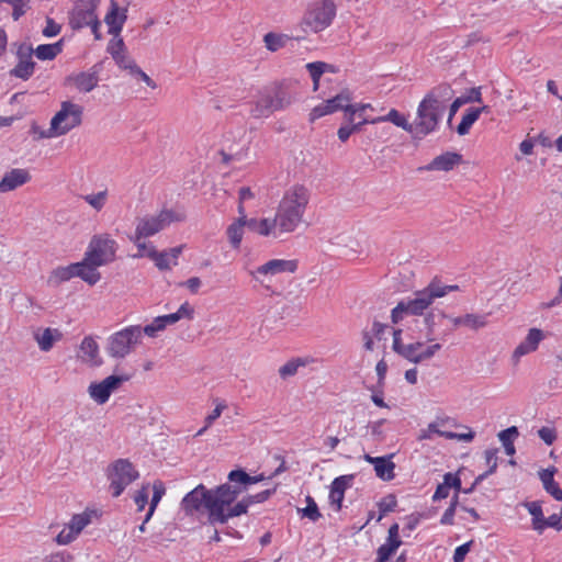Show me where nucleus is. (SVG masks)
<instances>
[{"label": "nucleus", "mask_w": 562, "mask_h": 562, "mask_svg": "<svg viewBox=\"0 0 562 562\" xmlns=\"http://www.w3.org/2000/svg\"><path fill=\"white\" fill-rule=\"evenodd\" d=\"M227 479V483L211 490H207L203 484H199L182 498V510L187 515H193L205 509L212 525L225 524L228 521L227 506H231L250 485L263 480V476H251L244 470L237 469L231 471Z\"/></svg>", "instance_id": "f257e3e1"}, {"label": "nucleus", "mask_w": 562, "mask_h": 562, "mask_svg": "<svg viewBox=\"0 0 562 562\" xmlns=\"http://www.w3.org/2000/svg\"><path fill=\"white\" fill-rule=\"evenodd\" d=\"M457 284H443L437 278L431 280L430 283L423 290L416 291L414 297L403 300L392 310L391 319L394 324L401 322L405 315L424 316L423 323L426 327L425 338L427 341H434L435 328L438 318H443L446 315L441 312L436 313L429 311L425 313L435 302L436 299L446 296L452 291H458Z\"/></svg>", "instance_id": "f03ea898"}, {"label": "nucleus", "mask_w": 562, "mask_h": 562, "mask_svg": "<svg viewBox=\"0 0 562 562\" xmlns=\"http://www.w3.org/2000/svg\"><path fill=\"white\" fill-rule=\"evenodd\" d=\"M454 91L449 83L434 87L420 101L414 122L415 139H422L437 130L438 123L452 100Z\"/></svg>", "instance_id": "7ed1b4c3"}, {"label": "nucleus", "mask_w": 562, "mask_h": 562, "mask_svg": "<svg viewBox=\"0 0 562 562\" xmlns=\"http://www.w3.org/2000/svg\"><path fill=\"white\" fill-rule=\"evenodd\" d=\"M337 7L333 0L313 2L305 11L300 27L305 33H319L329 27L336 16Z\"/></svg>", "instance_id": "20e7f679"}, {"label": "nucleus", "mask_w": 562, "mask_h": 562, "mask_svg": "<svg viewBox=\"0 0 562 562\" xmlns=\"http://www.w3.org/2000/svg\"><path fill=\"white\" fill-rule=\"evenodd\" d=\"M183 220L184 214L182 212L171 209H162L157 214H147L137 218L135 236L132 240L137 241L154 236L169 227L172 223L182 222Z\"/></svg>", "instance_id": "39448f33"}, {"label": "nucleus", "mask_w": 562, "mask_h": 562, "mask_svg": "<svg viewBox=\"0 0 562 562\" xmlns=\"http://www.w3.org/2000/svg\"><path fill=\"white\" fill-rule=\"evenodd\" d=\"M83 108L71 101H63L60 110L50 120L49 128L42 134L50 138L67 134L82 122Z\"/></svg>", "instance_id": "423d86ee"}, {"label": "nucleus", "mask_w": 562, "mask_h": 562, "mask_svg": "<svg viewBox=\"0 0 562 562\" xmlns=\"http://www.w3.org/2000/svg\"><path fill=\"white\" fill-rule=\"evenodd\" d=\"M142 341V327L128 326L108 338L105 347L106 353L114 359H124L127 357Z\"/></svg>", "instance_id": "0eeeda50"}, {"label": "nucleus", "mask_w": 562, "mask_h": 562, "mask_svg": "<svg viewBox=\"0 0 562 562\" xmlns=\"http://www.w3.org/2000/svg\"><path fill=\"white\" fill-rule=\"evenodd\" d=\"M351 95L348 90H342L340 93L331 99L326 100L319 105L315 106L310 113V120L315 121L324 115L331 114L339 110L348 113L347 121L352 123L355 121V114L362 110L371 108L370 104H350Z\"/></svg>", "instance_id": "6e6552de"}, {"label": "nucleus", "mask_w": 562, "mask_h": 562, "mask_svg": "<svg viewBox=\"0 0 562 562\" xmlns=\"http://www.w3.org/2000/svg\"><path fill=\"white\" fill-rule=\"evenodd\" d=\"M98 5V0H78L69 16L71 29L80 30L85 26H90L94 37L99 40L101 37L99 33L101 22L95 13Z\"/></svg>", "instance_id": "1a4fd4ad"}, {"label": "nucleus", "mask_w": 562, "mask_h": 562, "mask_svg": "<svg viewBox=\"0 0 562 562\" xmlns=\"http://www.w3.org/2000/svg\"><path fill=\"white\" fill-rule=\"evenodd\" d=\"M292 103L291 95L281 87H276L272 92L262 93L255 105L251 108L250 113L254 117H268L274 111H280L288 108Z\"/></svg>", "instance_id": "9d476101"}, {"label": "nucleus", "mask_w": 562, "mask_h": 562, "mask_svg": "<svg viewBox=\"0 0 562 562\" xmlns=\"http://www.w3.org/2000/svg\"><path fill=\"white\" fill-rule=\"evenodd\" d=\"M117 244L109 235H95L90 240L86 252V260L94 266H104L115 259Z\"/></svg>", "instance_id": "9b49d317"}, {"label": "nucleus", "mask_w": 562, "mask_h": 562, "mask_svg": "<svg viewBox=\"0 0 562 562\" xmlns=\"http://www.w3.org/2000/svg\"><path fill=\"white\" fill-rule=\"evenodd\" d=\"M297 269L296 260L271 259L250 271L255 281L259 282L267 290H270V283L273 278L282 273H294Z\"/></svg>", "instance_id": "f8f14e48"}, {"label": "nucleus", "mask_w": 562, "mask_h": 562, "mask_svg": "<svg viewBox=\"0 0 562 562\" xmlns=\"http://www.w3.org/2000/svg\"><path fill=\"white\" fill-rule=\"evenodd\" d=\"M139 476L138 471L127 459H119L112 463L109 479L112 495L119 497L123 491Z\"/></svg>", "instance_id": "ddd939ff"}, {"label": "nucleus", "mask_w": 562, "mask_h": 562, "mask_svg": "<svg viewBox=\"0 0 562 562\" xmlns=\"http://www.w3.org/2000/svg\"><path fill=\"white\" fill-rule=\"evenodd\" d=\"M95 516L94 510H85L81 514H76L71 517L70 521L57 535L56 542L61 546L71 543L80 532L91 524L92 517Z\"/></svg>", "instance_id": "4468645a"}, {"label": "nucleus", "mask_w": 562, "mask_h": 562, "mask_svg": "<svg viewBox=\"0 0 562 562\" xmlns=\"http://www.w3.org/2000/svg\"><path fill=\"white\" fill-rule=\"evenodd\" d=\"M128 378L124 375H110L101 382H93L88 387L90 397L102 405L108 402L112 392L117 390Z\"/></svg>", "instance_id": "2eb2a0df"}, {"label": "nucleus", "mask_w": 562, "mask_h": 562, "mask_svg": "<svg viewBox=\"0 0 562 562\" xmlns=\"http://www.w3.org/2000/svg\"><path fill=\"white\" fill-rule=\"evenodd\" d=\"M308 201V189L302 184H294L285 191L283 198L280 201V204L304 216Z\"/></svg>", "instance_id": "dca6fc26"}, {"label": "nucleus", "mask_w": 562, "mask_h": 562, "mask_svg": "<svg viewBox=\"0 0 562 562\" xmlns=\"http://www.w3.org/2000/svg\"><path fill=\"white\" fill-rule=\"evenodd\" d=\"M33 48L27 44H20L16 49L18 64L10 70L15 78L27 80L34 74L35 63L32 59Z\"/></svg>", "instance_id": "f3484780"}, {"label": "nucleus", "mask_w": 562, "mask_h": 562, "mask_svg": "<svg viewBox=\"0 0 562 562\" xmlns=\"http://www.w3.org/2000/svg\"><path fill=\"white\" fill-rule=\"evenodd\" d=\"M274 222L280 235L293 233L303 221V216L279 203Z\"/></svg>", "instance_id": "a211bd4d"}, {"label": "nucleus", "mask_w": 562, "mask_h": 562, "mask_svg": "<svg viewBox=\"0 0 562 562\" xmlns=\"http://www.w3.org/2000/svg\"><path fill=\"white\" fill-rule=\"evenodd\" d=\"M181 251V246L164 251H158L154 246H151L147 252V257L155 262L159 270H169L172 266H177Z\"/></svg>", "instance_id": "6ab92c4d"}, {"label": "nucleus", "mask_w": 562, "mask_h": 562, "mask_svg": "<svg viewBox=\"0 0 562 562\" xmlns=\"http://www.w3.org/2000/svg\"><path fill=\"white\" fill-rule=\"evenodd\" d=\"M274 490H265L255 495H247L235 505L227 506V520L233 517H238L247 513V509L252 504H258L267 501Z\"/></svg>", "instance_id": "aec40b11"}, {"label": "nucleus", "mask_w": 562, "mask_h": 562, "mask_svg": "<svg viewBox=\"0 0 562 562\" xmlns=\"http://www.w3.org/2000/svg\"><path fill=\"white\" fill-rule=\"evenodd\" d=\"M31 180V175L26 169L14 168L5 172L0 181V193L13 191Z\"/></svg>", "instance_id": "412c9836"}, {"label": "nucleus", "mask_w": 562, "mask_h": 562, "mask_svg": "<svg viewBox=\"0 0 562 562\" xmlns=\"http://www.w3.org/2000/svg\"><path fill=\"white\" fill-rule=\"evenodd\" d=\"M66 82L75 86L78 91L88 93L92 91L99 83L98 71H82L79 74L70 75L66 78Z\"/></svg>", "instance_id": "4be33fe9"}, {"label": "nucleus", "mask_w": 562, "mask_h": 562, "mask_svg": "<svg viewBox=\"0 0 562 562\" xmlns=\"http://www.w3.org/2000/svg\"><path fill=\"white\" fill-rule=\"evenodd\" d=\"M544 338V334L541 329L531 328L528 331L527 337L521 341L513 352V359L518 361L520 357L535 351L538 348L540 341Z\"/></svg>", "instance_id": "5701e85b"}, {"label": "nucleus", "mask_w": 562, "mask_h": 562, "mask_svg": "<svg viewBox=\"0 0 562 562\" xmlns=\"http://www.w3.org/2000/svg\"><path fill=\"white\" fill-rule=\"evenodd\" d=\"M33 338L37 342L38 348L47 352L55 342L61 340L63 333L57 328H37L33 333Z\"/></svg>", "instance_id": "b1692460"}, {"label": "nucleus", "mask_w": 562, "mask_h": 562, "mask_svg": "<svg viewBox=\"0 0 562 562\" xmlns=\"http://www.w3.org/2000/svg\"><path fill=\"white\" fill-rule=\"evenodd\" d=\"M120 8L114 0H111L110 11L104 18V22L109 26V33L115 37L122 32L123 25L127 19L126 10L124 9L121 13Z\"/></svg>", "instance_id": "393cba45"}, {"label": "nucleus", "mask_w": 562, "mask_h": 562, "mask_svg": "<svg viewBox=\"0 0 562 562\" xmlns=\"http://www.w3.org/2000/svg\"><path fill=\"white\" fill-rule=\"evenodd\" d=\"M462 161V156L458 153L447 151L442 155L435 157L431 162L425 168L426 170H442L449 171Z\"/></svg>", "instance_id": "a878e982"}, {"label": "nucleus", "mask_w": 562, "mask_h": 562, "mask_svg": "<svg viewBox=\"0 0 562 562\" xmlns=\"http://www.w3.org/2000/svg\"><path fill=\"white\" fill-rule=\"evenodd\" d=\"M98 267L99 266H94L86 260V257L81 262L72 263L75 277L81 278L90 285L95 284L101 278L100 273L97 271Z\"/></svg>", "instance_id": "bb28decb"}, {"label": "nucleus", "mask_w": 562, "mask_h": 562, "mask_svg": "<svg viewBox=\"0 0 562 562\" xmlns=\"http://www.w3.org/2000/svg\"><path fill=\"white\" fill-rule=\"evenodd\" d=\"M379 122H392L394 125L402 127L406 132L411 133L413 138H415V128L414 123H409L407 119L402 115L397 110L392 109L386 115L379 116L372 120H369L370 124H375Z\"/></svg>", "instance_id": "cd10ccee"}, {"label": "nucleus", "mask_w": 562, "mask_h": 562, "mask_svg": "<svg viewBox=\"0 0 562 562\" xmlns=\"http://www.w3.org/2000/svg\"><path fill=\"white\" fill-rule=\"evenodd\" d=\"M246 226L259 235L269 236L273 235L274 237L281 236L278 232V227L276 225L274 218H262L255 220L251 218L249 221L246 220Z\"/></svg>", "instance_id": "c85d7f7f"}, {"label": "nucleus", "mask_w": 562, "mask_h": 562, "mask_svg": "<svg viewBox=\"0 0 562 562\" xmlns=\"http://www.w3.org/2000/svg\"><path fill=\"white\" fill-rule=\"evenodd\" d=\"M555 471V468L544 469L539 473V476L546 492L549 493L554 499L562 501V490L553 477Z\"/></svg>", "instance_id": "c756f323"}, {"label": "nucleus", "mask_w": 562, "mask_h": 562, "mask_svg": "<svg viewBox=\"0 0 562 562\" xmlns=\"http://www.w3.org/2000/svg\"><path fill=\"white\" fill-rule=\"evenodd\" d=\"M80 358L90 364H100L98 359L99 346L91 337H85L80 345Z\"/></svg>", "instance_id": "7c9ffc66"}, {"label": "nucleus", "mask_w": 562, "mask_h": 562, "mask_svg": "<svg viewBox=\"0 0 562 562\" xmlns=\"http://www.w3.org/2000/svg\"><path fill=\"white\" fill-rule=\"evenodd\" d=\"M393 454H390L387 457H379L376 459V463L374 464V471L379 479L383 481H391L394 479V469L395 463L392 462Z\"/></svg>", "instance_id": "2f4dec72"}, {"label": "nucleus", "mask_w": 562, "mask_h": 562, "mask_svg": "<svg viewBox=\"0 0 562 562\" xmlns=\"http://www.w3.org/2000/svg\"><path fill=\"white\" fill-rule=\"evenodd\" d=\"M64 40H59L54 44H42L33 49V54L41 60H53L63 52Z\"/></svg>", "instance_id": "473e14b6"}, {"label": "nucleus", "mask_w": 562, "mask_h": 562, "mask_svg": "<svg viewBox=\"0 0 562 562\" xmlns=\"http://www.w3.org/2000/svg\"><path fill=\"white\" fill-rule=\"evenodd\" d=\"M241 216L227 228V236L233 248L237 249L240 246L244 233V226L246 225V216L245 214H240Z\"/></svg>", "instance_id": "72a5a7b5"}, {"label": "nucleus", "mask_w": 562, "mask_h": 562, "mask_svg": "<svg viewBox=\"0 0 562 562\" xmlns=\"http://www.w3.org/2000/svg\"><path fill=\"white\" fill-rule=\"evenodd\" d=\"M193 308L189 303H183L176 313H171L168 315H162L161 321L165 324V327L168 325H173L182 318L191 319L193 317Z\"/></svg>", "instance_id": "f704fd0d"}, {"label": "nucleus", "mask_w": 562, "mask_h": 562, "mask_svg": "<svg viewBox=\"0 0 562 562\" xmlns=\"http://www.w3.org/2000/svg\"><path fill=\"white\" fill-rule=\"evenodd\" d=\"M290 40L291 37L286 34H278L273 32H269L263 36L266 48L270 52H277L284 47Z\"/></svg>", "instance_id": "c9c22d12"}, {"label": "nucleus", "mask_w": 562, "mask_h": 562, "mask_svg": "<svg viewBox=\"0 0 562 562\" xmlns=\"http://www.w3.org/2000/svg\"><path fill=\"white\" fill-rule=\"evenodd\" d=\"M75 277L72 263L67 267H58L52 271L48 277V284L58 286L60 283L70 280Z\"/></svg>", "instance_id": "e433bc0d"}, {"label": "nucleus", "mask_w": 562, "mask_h": 562, "mask_svg": "<svg viewBox=\"0 0 562 562\" xmlns=\"http://www.w3.org/2000/svg\"><path fill=\"white\" fill-rule=\"evenodd\" d=\"M525 507L528 509L529 514L532 516V528L539 533L542 532V522L544 519L542 507L540 502H528L525 503Z\"/></svg>", "instance_id": "4c0bfd02"}, {"label": "nucleus", "mask_w": 562, "mask_h": 562, "mask_svg": "<svg viewBox=\"0 0 562 562\" xmlns=\"http://www.w3.org/2000/svg\"><path fill=\"white\" fill-rule=\"evenodd\" d=\"M519 435L518 429L516 426H512L505 430H502L498 434V438L502 441L505 452L508 456H513L515 453V446H514V438H516Z\"/></svg>", "instance_id": "58836bf2"}, {"label": "nucleus", "mask_w": 562, "mask_h": 562, "mask_svg": "<svg viewBox=\"0 0 562 562\" xmlns=\"http://www.w3.org/2000/svg\"><path fill=\"white\" fill-rule=\"evenodd\" d=\"M477 119L479 114L475 108L468 109L465 114L462 116L461 122L457 126V133L461 136L467 135Z\"/></svg>", "instance_id": "ea45409f"}, {"label": "nucleus", "mask_w": 562, "mask_h": 562, "mask_svg": "<svg viewBox=\"0 0 562 562\" xmlns=\"http://www.w3.org/2000/svg\"><path fill=\"white\" fill-rule=\"evenodd\" d=\"M153 490H154V493H153V497H151V501H150V505H149V509L145 516V522H148L149 519L151 518L158 503L160 502L161 497L164 496L166 490H165V486L164 484L160 482V481H156L153 485Z\"/></svg>", "instance_id": "a19ab883"}, {"label": "nucleus", "mask_w": 562, "mask_h": 562, "mask_svg": "<svg viewBox=\"0 0 562 562\" xmlns=\"http://www.w3.org/2000/svg\"><path fill=\"white\" fill-rule=\"evenodd\" d=\"M306 69L313 80V90L317 91L319 88V80L322 75L325 74V63L324 61H314L306 64Z\"/></svg>", "instance_id": "79ce46f5"}, {"label": "nucleus", "mask_w": 562, "mask_h": 562, "mask_svg": "<svg viewBox=\"0 0 562 562\" xmlns=\"http://www.w3.org/2000/svg\"><path fill=\"white\" fill-rule=\"evenodd\" d=\"M484 454H485L486 464L488 465V470L485 471L484 473L480 474L475 479V483L482 482L488 475L494 473L496 471V469H497V449H488V450L485 451Z\"/></svg>", "instance_id": "37998d69"}, {"label": "nucleus", "mask_w": 562, "mask_h": 562, "mask_svg": "<svg viewBox=\"0 0 562 562\" xmlns=\"http://www.w3.org/2000/svg\"><path fill=\"white\" fill-rule=\"evenodd\" d=\"M349 124L350 125L340 126L337 132L338 138L344 143L348 140L352 133L360 132L364 124H369V120L363 119L362 121H359L357 123H355L353 121L352 123Z\"/></svg>", "instance_id": "c03bdc74"}, {"label": "nucleus", "mask_w": 562, "mask_h": 562, "mask_svg": "<svg viewBox=\"0 0 562 562\" xmlns=\"http://www.w3.org/2000/svg\"><path fill=\"white\" fill-rule=\"evenodd\" d=\"M424 347V342L416 341L413 344L405 345L404 348H402V352L400 356L407 359L408 361L413 363H419V351Z\"/></svg>", "instance_id": "a18cd8bd"}, {"label": "nucleus", "mask_w": 562, "mask_h": 562, "mask_svg": "<svg viewBox=\"0 0 562 562\" xmlns=\"http://www.w3.org/2000/svg\"><path fill=\"white\" fill-rule=\"evenodd\" d=\"M82 199L97 212L101 211L108 200V191L103 190L94 194L83 195Z\"/></svg>", "instance_id": "49530a36"}, {"label": "nucleus", "mask_w": 562, "mask_h": 562, "mask_svg": "<svg viewBox=\"0 0 562 562\" xmlns=\"http://www.w3.org/2000/svg\"><path fill=\"white\" fill-rule=\"evenodd\" d=\"M305 501L307 506L305 508H299V513L302 514V517H306L312 521H317L322 517L317 504L312 496H306Z\"/></svg>", "instance_id": "de8ad7c7"}, {"label": "nucleus", "mask_w": 562, "mask_h": 562, "mask_svg": "<svg viewBox=\"0 0 562 562\" xmlns=\"http://www.w3.org/2000/svg\"><path fill=\"white\" fill-rule=\"evenodd\" d=\"M401 543L402 542H392L386 540V542L378 549L376 562H386L390 557L397 550Z\"/></svg>", "instance_id": "09e8293b"}, {"label": "nucleus", "mask_w": 562, "mask_h": 562, "mask_svg": "<svg viewBox=\"0 0 562 562\" xmlns=\"http://www.w3.org/2000/svg\"><path fill=\"white\" fill-rule=\"evenodd\" d=\"M303 366H305V362L302 359L291 360L283 364L282 367H280L279 374L282 379H286L289 376L296 374L299 368Z\"/></svg>", "instance_id": "8fccbe9b"}, {"label": "nucleus", "mask_w": 562, "mask_h": 562, "mask_svg": "<svg viewBox=\"0 0 562 562\" xmlns=\"http://www.w3.org/2000/svg\"><path fill=\"white\" fill-rule=\"evenodd\" d=\"M396 505H397V501H396L395 495L389 494L385 497H383L378 504L379 509H380V517L378 520H380L387 513L393 512L395 509Z\"/></svg>", "instance_id": "3c124183"}, {"label": "nucleus", "mask_w": 562, "mask_h": 562, "mask_svg": "<svg viewBox=\"0 0 562 562\" xmlns=\"http://www.w3.org/2000/svg\"><path fill=\"white\" fill-rule=\"evenodd\" d=\"M486 325L485 315L467 314L464 315V326L471 329H479Z\"/></svg>", "instance_id": "603ef678"}, {"label": "nucleus", "mask_w": 562, "mask_h": 562, "mask_svg": "<svg viewBox=\"0 0 562 562\" xmlns=\"http://www.w3.org/2000/svg\"><path fill=\"white\" fill-rule=\"evenodd\" d=\"M165 324L161 321V317H156L150 324L146 325L144 328H142V335L145 334L149 337H155L158 331L164 330Z\"/></svg>", "instance_id": "864d4df0"}, {"label": "nucleus", "mask_w": 562, "mask_h": 562, "mask_svg": "<svg viewBox=\"0 0 562 562\" xmlns=\"http://www.w3.org/2000/svg\"><path fill=\"white\" fill-rule=\"evenodd\" d=\"M353 480V475H341L336 477L330 487L337 492H341L345 494V491L351 485Z\"/></svg>", "instance_id": "5fc2aeb1"}, {"label": "nucleus", "mask_w": 562, "mask_h": 562, "mask_svg": "<svg viewBox=\"0 0 562 562\" xmlns=\"http://www.w3.org/2000/svg\"><path fill=\"white\" fill-rule=\"evenodd\" d=\"M113 59L116 61V64L121 67V68H124V69H130L131 72L135 69V67H137V65L134 63V60H132L125 53V50H123L121 54L119 55H114Z\"/></svg>", "instance_id": "6e6d98bb"}, {"label": "nucleus", "mask_w": 562, "mask_h": 562, "mask_svg": "<svg viewBox=\"0 0 562 562\" xmlns=\"http://www.w3.org/2000/svg\"><path fill=\"white\" fill-rule=\"evenodd\" d=\"M61 26L56 23L53 19L46 18V25L42 33L45 37H53L60 33Z\"/></svg>", "instance_id": "4d7b16f0"}, {"label": "nucleus", "mask_w": 562, "mask_h": 562, "mask_svg": "<svg viewBox=\"0 0 562 562\" xmlns=\"http://www.w3.org/2000/svg\"><path fill=\"white\" fill-rule=\"evenodd\" d=\"M561 519H562V508H561V512L559 514H552L548 518L543 519V522L541 524L542 525V531L547 527H552V528H555L558 530H561L562 529Z\"/></svg>", "instance_id": "13d9d810"}, {"label": "nucleus", "mask_w": 562, "mask_h": 562, "mask_svg": "<svg viewBox=\"0 0 562 562\" xmlns=\"http://www.w3.org/2000/svg\"><path fill=\"white\" fill-rule=\"evenodd\" d=\"M108 50L112 57H114V55H119L123 50H125V44H124L123 38L120 37V35L117 37L113 36V38L109 43Z\"/></svg>", "instance_id": "bf43d9fd"}, {"label": "nucleus", "mask_w": 562, "mask_h": 562, "mask_svg": "<svg viewBox=\"0 0 562 562\" xmlns=\"http://www.w3.org/2000/svg\"><path fill=\"white\" fill-rule=\"evenodd\" d=\"M134 502L137 506V509L140 512L145 508L148 503V487L143 486L134 496Z\"/></svg>", "instance_id": "052dcab7"}, {"label": "nucleus", "mask_w": 562, "mask_h": 562, "mask_svg": "<svg viewBox=\"0 0 562 562\" xmlns=\"http://www.w3.org/2000/svg\"><path fill=\"white\" fill-rule=\"evenodd\" d=\"M461 99L464 102V104L471 103V102H481L482 101L481 88H471L464 94L461 95Z\"/></svg>", "instance_id": "680f3d73"}, {"label": "nucleus", "mask_w": 562, "mask_h": 562, "mask_svg": "<svg viewBox=\"0 0 562 562\" xmlns=\"http://www.w3.org/2000/svg\"><path fill=\"white\" fill-rule=\"evenodd\" d=\"M443 483L449 488H454L457 492L461 490V480L457 474L446 473L443 475Z\"/></svg>", "instance_id": "e2e57ef3"}, {"label": "nucleus", "mask_w": 562, "mask_h": 562, "mask_svg": "<svg viewBox=\"0 0 562 562\" xmlns=\"http://www.w3.org/2000/svg\"><path fill=\"white\" fill-rule=\"evenodd\" d=\"M472 543H473V541L471 540V541L458 547L453 554V561L454 562H463L465 555L468 554V552L471 549Z\"/></svg>", "instance_id": "0e129e2a"}, {"label": "nucleus", "mask_w": 562, "mask_h": 562, "mask_svg": "<svg viewBox=\"0 0 562 562\" xmlns=\"http://www.w3.org/2000/svg\"><path fill=\"white\" fill-rule=\"evenodd\" d=\"M12 18L14 21H18L30 9V0H25L19 4L12 5Z\"/></svg>", "instance_id": "69168bd1"}, {"label": "nucleus", "mask_w": 562, "mask_h": 562, "mask_svg": "<svg viewBox=\"0 0 562 562\" xmlns=\"http://www.w3.org/2000/svg\"><path fill=\"white\" fill-rule=\"evenodd\" d=\"M226 408L224 403H218L215 408L205 417L206 427H210L222 414V412Z\"/></svg>", "instance_id": "338daca9"}, {"label": "nucleus", "mask_w": 562, "mask_h": 562, "mask_svg": "<svg viewBox=\"0 0 562 562\" xmlns=\"http://www.w3.org/2000/svg\"><path fill=\"white\" fill-rule=\"evenodd\" d=\"M539 437L547 443L552 445L555 440V431L549 427H542L538 430Z\"/></svg>", "instance_id": "774afa93"}]
</instances>
